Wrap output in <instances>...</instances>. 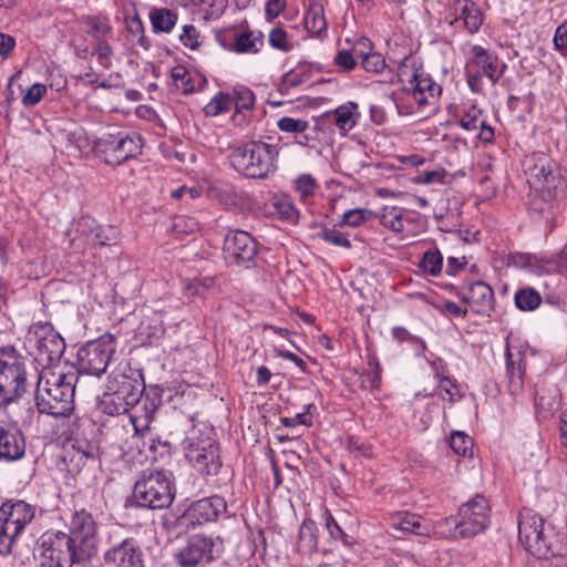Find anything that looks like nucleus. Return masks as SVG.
I'll list each match as a JSON object with an SVG mask.
<instances>
[{
  "instance_id": "obj_1",
  "label": "nucleus",
  "mask_w": 567,
  "mask_h": 567,
  "mask_svg": "<svg viewBox=\"0 0 567 567\" xmlns=\"http://www.w3.org/2000/svg\"><path fill=\"white\" fill-rule=\"evenodd\" d=\"M80 382L73 365L41 369L35 390V406L40 413L68 417L74 410V395Z\"/></svg>"
},
{
  "instance_id": "obj_2",
  "label": "nucleus",
  "mask_w": 567,
  "mask_h": 567,
  "mask_svg": "<svg viewBox=\"0 0 567 567\" xmlns=\"http://www.w3.org/2000/svg\"><path fill=\"white\" fill-rule=\"evenodd\" d=\"M277 145L262 141H249L229 153L231 167L248 178L265 179L277 169Z\"/></svg>"
},
{
  "instance_id": "obj_3",
  "label": "nucleus",
  "mask_w": 567,
  "mask_h": 567,
  "mask_svg": "<svg viewBox=\"0 0 567 567\" xmlns=\"http://www.w3.org/2000/svg\"><path fill=\"white\" fill-rule=\"evenodd\" d=\"M175 478L172 472L161 470L144 473L134 484L132 503L135 507L163 509L175 498Z\"/></svg>"
},
{
  "instance_id": "obj_4",
  "label": "nucleus",
  "mask_w": 567,
  "mask_h": 567,
  "mask_svg": "<svg viewBox=\"0 0 567 567\" xmlns=\"http://www.w3.org/2000/svg\"><path fill=\"white\" fill-rule=\"evenodd\" d=\"M69 533L49 530L76 555L78 560H89L97 551V525L86 509L74 511L68 524Z\"/></svg>"
},
{
  "instance_id": "obj_5",
  "label": "nucleus",
  "mask_w": 567,
  "mask_h": 567,
  "mask_svg": "<svg viewBox=\"0 0 567 567\" xmlns=\"http://www.w3.org/2000/svg\"><path fill=\"white\" fill-rule=\"evenodd\" d=\"M25 392V358L13 347L0 348V408L7 409Z\"/></svg>"
},
{
  "instance_id": "obj_6",
  "label": "nucleus",
  "mask_w": 567,
  "mask_h": 567,
  "mask_svg": "<svg viewBox=\"0 0 567 567\" xmlns=\"http://www.w3.org/2000/svg\"><path fill=\"white\" fill-rule=\"evenodd\" d=\"M24 348L41 369L64 364L60 362L65 351L64 339L49 322H38L30 327Z\"/></svg>"
},
{
  "instance_id": "obj_7",
  "label": "nucleus",
  "mask_w": 567,
  "mask_h": 567,
  "mask_svg": "<svg viewBox=\"0 0 567 567\" xmlns=\"http://www.w3.org/2000/svg\"><path fill=\"white\" fill-rule=\"evenodd\" d=\"M489 506L483 495H476L463 504L456 516L446 517L443 525L452 538H468L484 532L489 524Z\"/></svg>"
},
{
  "instance_id": "obj_8",
  "label": "nucleus",
  "mask_w": 567,
  "mask_h": 567,
  "mask_svg": "<svg viewBox=\"0 0 567 567\" xmlns=\"http://www.w3.org/2000/svg\"><path fill=\"white\" fill-rule=\"evenodd\" d=\"M103 563L106 567H144V554L138 540L120 525H112L105 536Z\"/></svg>"
},
{
  "instance_id": "obj_9",
  "label": "nucleus",
  "mask_w": 567,
  "mask_h": 567,
  "mask_svg": "<svg viewBox=\"0 0 567 567\" xmlns=\"http://www.w3.org/2000/svg\"><path fill=\"white\" fill-rule=\"evenodd\" d=\"M185 457L188 463L200 475L206 477L207 482L218 475L223 463L219 454V444L210 435L192 434L184 441Z\"/></svg>"
},
{
  "instance_id": "obj_10",
  "label": "nucleus",
  "mask_w": 567,
  "mask_h": 567,
  "mask_svg": "<svg viewBox=\"0 0 567 567\" xmlns=\"http://www.w3.org/2000/svg\"><path fill=\"white\" fill-rule=\"evenodd\" d=\"M114 353L115 346L112 337L89 341L79 349L74 370L79 378L82 374L101 378Z\"/></svg>"
},
{
  "instance_id": "obj_11",
  "label": "nucleus",
  "mask_w": 567,
  "mask_h": 567,
  "mask_svg": "<svg viewBox=\"0 0 567 567\" xmlns=\"http://www.w3.org/2000/svg\"><path fill=\"white\" fill-rule=\"evenodd\" d=\"M143 138L137 133L118 132L100 138L96 143L99 156L105 164L117 166L142 153Z\"/></svg>"
},
{
  "instance_id": "obj_12",
  "label": "nucleus",
  "mask_w": 567,
  "mask_h": 567,
  "mask_svg": "<svg viewBox=\"0 0 567 567\" xmlns=\"http://www.w3.org/2000/svg\"><path fill=\"white\" fill-rule=\"evenodd\" d=\"M518 537L529 551L535 553L539 557L548 558L549 556L560 554L556 545L548 540L543 518L530 511L520 515Z\"/></svg>"
},
{
  "instance_id": "obj_13",
  "label": "nucleus",
  "mask_w": 567,
  "mask_h": 567,
  "mask_svg": "<svg viewBox=\"0 0 567 567\" xmlns=\"http://www.w3.org/2000/svg\"><path fill=\"white\" fill-rule=\"evenodd\" d=\"M223 252L228 265L249 269L256 266L258 243L247 231L230 230L225 237Z\"/></svg>"
},
{
  "instance_id": "obj_14",
  "label": "nucleus",
  "mask_w": 567,
  "mask_h": 567,
  "mask_svg": "<svg viewBox=\"0 0 567 567\" xmlns=\"http://www.w3.org/2000/svg\"><path fill=\"white\" fill-rule=\"evenodd\" d=\"M34 550L38 567H72L74 564L84 563L78 560L76 555L66 547V543H61L50 532L40 536Z\"/></svg>"
},
{
  "instance_id": "obj_15",
  "label": "nucleus",
  "mask_w": 567,
  "mask_h": 567,
  "mask_svg": "<svg viewBox=\"0 0 567 567\" xmlns=\"http://www.w3.org/2000/svg\"><path fill=\"white\" fill-rule=\"evenodd\" d=\"M145 385L140 371L128 365L116 368L107 378L106 390L118 394L128 403L137 404L142 398Z\"/></svg>"
},
{
  "instance_id": "obj_16",
  "label": "nucleus",
  "mask_w": 567,
  "mask_h": 567,
  "mask_svg": "<svg viewBox=\"0 0 567 567\" xmlns=\"http://www.w3.org/2000/svg\"><path fill=\"white\" fill-rule=\"evenodd\" d=\"M177 563L183 567H200L216 557V542L214 538L196 534L190 536L176 554Z\"/></svg>"
},
{
  "instance_id": "obj_17",
  "label": "nucleus",
  "mask_w": 567,
  "mask_h": 567,
  "mask_svg": "<svg viewBox=\"0 0 567 567\" xmlns=\"http://www.w3.org/2000/svg\"><path fill=\"white\" fill-rule=\"evenodd\" d=\"M27 450L25 436L16 422L0 413V461L21 460Z\"/></svg>"
},
{
  "instance_id": "obj_18",
  "label": "nucleus",
  "mask_w": 567,
  "mask_h": 567,
  "mask_svg": "<svg viewBox=\"0 0 567 567\" xmlns=\"http://www.w3.org/2000/svg\"><path fill=\"white\" fill-rule=\"evenodd\" d=\"M227 509L226 501L220 496L204 497L193 502L182 516L186 526H197L216 522Z\"/></svg>"
},
{
  "instance_id": "obj_19",
  "label": "nucleus",
  "mask_w": 567,
  "mask_h": 567,
  "mask_svg": "<svg viewBox=\"0 0 567 567\" xmlns=\"http://www.w3.org/2000/svg\"><path fill=\"white\" fill-rule=\"evenodd\" d=\"M456 295L478 315H488L494 308V291L483 281L464 285L457 289Z\"/></svg>"
},
{
  "instance_id": "obj_20",
  "label": "nucleus",
  "mask_w": 567,
  "mask_h": 567,
  "mask_svg": "<svg viewBox=\"0 0 567 567\" xmlns=\"http://www.w3.org/2000/svg\"><path fill=\"white\" fill-rule=\"evenodd\" d=\"M37 508L22 499H9L0 506V517L21 535L35 517Z\"/></svg>"
},
{
  "instance_id": "obj_21",
  "label": "nucleus",
  "mask_w": 567,
  "mask_h": 567,
  "mask_svg": "<svg viewBox=\"0 0 567 567\" xmlns=\"http://www.w3.org/2000/svg\"><path fill=\"white\" fill-rule=\"evenodd\" d=\"M406 91L411 92L419 106L434 104L442 87L426 73L414 72Z\"/></svg>"
},
{
  "instance_id": "obj_22",
  "label": "nucleus",
  "mask_w": 567,
  "mask_h": 567,
  "mask_svg": "<svg viewBox=\"0 0 567 567\" xmlns=\"http://www.w3.org/2000/svg\"><path fill=\"white\" fill-rule=\"evenodd\" d=\"M390 527L394 530L423 537H430L434 533V526L430 520L409 512L393 515L390 520Z\"/></svg>"
},
{
  "instance_id": "obj_23",
  "label": "nucleus",
  "mask_w": 567,
  "mask_h": 567,
  "mask_svg": "<svg viewBox=\"0 0 567 567\" xmlns=\"http://www.w3.org/2000/svg\"><path fill=\"white\" fill-rule=\"evenodd\" d=\"M455 21H462L465 29L476 33L483 23V13L480 7L472 0H454L450 7Z\"/></svg>"
},
{
  "instance_id": "obj_24",
  "label": "nucleus",
  "mask_w": 567,
  "mask_h": 567,
  "mask_svg": "<svg viewBox=\"0 0 567 567\" xmlns=\"http://www.w3.org/2000/svg\"><path fill=\"white\" fill-rule=\"evenodd\" d=\"M474 63L480 68L482 74L487 76L492 84H496L506 69L497 55L489 53L481 45H474L472 49Z\"/></svg>"
},
{
  "instance_id": "obj_25",
  "label": "nucleus",
  "mask_w": 567,
  "mask_h": 567,
  "mask_svg": "<svg viewBox=\"0 0 567 567\" xmlns=\"http://www.w3.org/2000/svg\"><path fill=\"white\" fill-rule=\"evenodd\" d=\"M231 40L233 43L229 44V50L237 53H257L264 45L261 33H256L250 30L239 31L234 29Z\"/></svg>"
},
{
  "instance_id": "obj_26",
  "label": "nucleus",
  "mask_w": 567,
  "mask_h": 567,
  "mask_svg": "<svg viewBox=\"0 0 567 567\" xmlns=\"http://www.w3.org/2000/svg\"><path fill=\"white\" fill-rule=\"evenodd\" d=\"M529 182L534 183L535 187L539 188H555L556 175L553 169L551 162L546 157H539L538 161L528 168Z\"/></svg>"
},
{
  "instance_id": "obj_27",
  "label": "nucleus",
  "mask_w": 567,
  "mask_h": 567,
  "mask_svg": "<svg viewBox=\"0 0 567 567\" xmlns=\"http://www.w3.org/2000/svg\"><path fill=\"white\" fill-rule=\"evenodd\" d=\"M183 7L197 8L198 17L204 21H215L225 12L228 0H177Z\"/></svg>"
},
{
  "instance_id": "obj_28",
  "label": "nucleus",
  "mask_w": 567,
  "mask_h": 567,
  "mask_svg": "<svg viewBox=\"0 0 567 567\" xmlns=\"http://www.w3.org/2000/svg\"><path fill=\"white\" fill-rule=\"evenodd\" d=\"M525 373V362L520 353L517 360L513 359V354L507 350L506 352V375L508 379V389L511 393L515 394L523 390Z\"/></svg>"
},
{
  "instance_id": "obj_29",
  "label": "nucleus",
  "mask_w": 567,
  "mask_h": 567,
  "mask_svg": "<svg viewBox=\"0 0 567 567\" xmlns=\"http://www.w3.org/2000/svg\"><path fill=\"white\" fill-rule=\"evenodd\" d=\"M318 528L312 519H305L299 528L298 550L310 555L318 548Z\"/></svg>"
},
{
  "instance_id": "obj_30",
  "label": "nucleus",
  "mask_w": 567,
  "mask_h": 567,
  "mask_svg": "<svg viewBox=\"0 0 567 567\" xmlns=\"http://www.w3.org/2000/svg\"><path fill=\"white\" fill-rule=\"evenodd\" d=\"M148 17L155 33H169L177 23V14L167 8H152Z\"/></svg>"
},
{
  "instance_id": "obj_31",
  "label": "nucleus",
  "mask_w": 567,
  "mask_h": 567,
  "mask_svg": "<svg viewBox=\"0 0 567 567\" xmlns=\"http://www.w3.org/2000/svg\"><path fill=\"white\" fill-rule=\"evenodd\" d=\"M84 32L94 41L105 40L112 33L109 19L102 16H87L82 19Z\"/></svg>"
},
{
  "instance_id": "obj_32",
  "label": "nucleus",
  "mask_w": 567,
  "mask_h": 567,
  "mask_svg": "<svg viewBox=\"0 0 567 567\" xmlns=\"http://www.w3.org/2000/svg\"><path fill=\"white\" fill-rule=\"evenodd\" d=\"M303 23L306 30L313 35H319L326 31L327 21L322 4L318 2L311 3L305 13Z\"/></svg>"
},
{
  "instance_id": "obj_33",
  "label": "nucleus",
  "mask_w": 567,
  "mask_h": 567,
  "mask_svg": "<svg viewBox=\"0 0 567 567\" xmlns=\"http://www.w3.org/2000/svg\"><path fill=\"white\" fill-rule=\"evenodd\" d=\"M337 121V127L340 131H350L357 123L358 103L347 102L333 110Z\"/></svg>"
},
{
  "instance_id": "obj_34",
  "label": "nucleus",
  "mask_w": 567,
  "mask_h": 567,
  "mask_svg": "<svg viewBox=\"0 0 567 567\" xmlns=\"http://www.w3.org/2000/svg\"><path fill=\"white\" fill-rule=\"evenodd\" d=\"M101 406L105 414L114 416L127 413L135 404L128 403V401L122 399L118 394L106 390Z\"/></svg>"
},
{
  "instance_id": "obj_35",
  "label": "nucleus",
  "mask_w": 567,
  "mask_h": 567,
  "mask_svg": "<svg viewBox=\"0 0 567 567\" xmlns=\"http://www.w3.org/2000/svg\"><path fill=\"white\" fill-rule=\"evenodd\" d=\"M419 267L430 276H439L443 268V256L440 250L437 248L426 250L422 256Z\"/></svg>"
},
{
  "instance_id": "obj_36",
  "label": "nucleus",
  "mask_w": 567,
  "mask_h": 567,
  "mask_svg": "<svg viewBox=\"0 0 567 567\" xmlns=\"http://www.w3.org/2000/svg\"><path fill=\"white\" fill-rule=\"evenodd\" d=\"M515 305L519 310L533 311L539 307L542 297L534 288H522L515 293Z\"/></svg>"
},
{
  "instance_id": "obj_37",
  "label": "nucleus",
  "mask_w": 567,
  "mask_h": 567,
  "mask_svg": "<svg viewBox=\"0 0 567 567\" xmlns=\"http://www.w3.org/2000/svg\"><path fill=\"white\" fill-rule=\"evenodd\" d=\"M233 107L230 93L218 92L204 107L207 116H218L229 112Z\"/></svg>"
},
{
  "instance_id": "obj_38",
  "label": "nucleus",
  "mask_w": 567,
  "mask_h": 567,
  "mask_svg": "<svg viewBox=\"0 0 567 567\" xmlns=\"http://www.w3.org/2000/svg\"><path fill=\"white\" fill-rule=\"evenodd\" d=\"M230 95L233 97V105L235 104V110H252L255 105V94L248 86L236 85Z\"/></svg>"
},
{
  "instance_id": "obj_39",
  "label": "nucleus",
  "mask_w": 567,
  "mask_h": 567,
  "mask_svg": "<svg viewBox=\"0 0 567 567\" xmlns=\"http://www.w3.org/2000/svg\"><path fill=\"white\" fill-rule=\"evenodd\" d=\"M380 223L394 233L404 230L402 214L398 207H385L380 217Z\"/></svg>"
},
{
  "instance_id": "obj_40",
  "label": "nucleus",
  "mask_w": 567,
  "mask_h": 567,
  "mask_svg": "<svg viewBox=\"0 0 567 567\" xmlns=\"http://www.w3.org/2000/svg\"><path fill=\"white\" fill-rule=\"evenodd\" d=\"M20 535L0 517V555H9L12 551L13 544Z\"/></svg>"
},
{
  "instance_id": "obj_41",
  "label": "nucleus",
  "mask_w": 567,
  "mask_h": 567,
  "mask_svg": "<svg viewBox=\"0 0 567 567\" xmlns=\"http://www.w3.org/2000/svg\"><path fill=\"white\" fill-rule=\"evenodd\" d=\"M295 188L299 193L302 202L307 203L316 194L318 184L311 175L302 174L295 181Z\"/></svg>"
},
{
  "instance_id": "obj_42",
  "label": "nucleus",
  "mask_w": 567,
  "mask_h": 567,
  "mask_svg": "<svg viewBox=\"0 0 567 567\" xmlns=\"http://www.w3.org/2000/svg\"><path fill=\"white\" fill-rule=\"evenodd\" d=\"M174 85L184 94L194 92L195 86L192 82L189 72L183 65H176L171 73Z\"/></svg>"
},
{
  "instance_id": "obj_43",
  "label": "nucleus",
  "mask_w": 567,
  "mask_h": 567,
  "mask_svg": "<svg viewBox=\"0 0 567 567\" xmlns=\"http://www.w3.org/2000/svg\"><path fill=\"white\" fill-rule=\"evenodd\" d=\"M95 231H99V224L90 216H83L75 223V233L85 244H90Z\"/></svg>"
},
{
  "instance_id": "obj_44",
  "label": "nucleus",
  "mask_w": 567,
  "mask_h": 567,
  "mask_svg": "<svg viewBox=\"0 0 567 567\" xmlns=\"http://www.w3.org/2000/svg\"><path fill=\"white\" fill-rule=\"evenodd\" d=\"M92 55H96L99 64L109 70L112 66L113 48L105 40L94 42Z\"/></svg>"
},
{
  "instance_id": "obj_45",
  "label": "nucleus",
  "mask_w": 567,
  "mask_h": 567,
  "mask_svg": "<svg viewBox=\"0 0 567 567\" xmlns=\"http://www.w3.org/2000/svg\"><path fill=\"white\" fill-rule=\"evenodd\" d=\"M318 237L337 247L350 249L352 244L346 234L339 231L336 228H324L318 233Z\"/></svg>"
},
{
  "instance_id": "obj_46",
  "label": "nucleus",
  "mask_w": 567,
  "mask_h": 567,
  "mask_svg": "<svg viewBox=\"0 0 567 567\" xmlns=\"http://www.w3.org/2000/svg\"><path fill=\"white\" fill-rule=\"evenodd\" d=\"M372 216L373 213L365 208L350 209L343 214L341 225L359 227L364 221L369 220Z\"/></svg>"
},
{
  "instance_id": "obj_47",
  "label": "nucleus",
  "mask_w": 567,
  "mask_h": 567,
  "mask_svg": "<svg viewBox=\"0 0 567 567\" xmlns=\"http://www.w3.org/2000/svg\"><path fill=\"white\" fill-rule=\"evenodd\" d=\"M482 110L475 105H472L467 112L460 118V126L468 132H475L480 127V123L484 121L482 118Z\"/></svg>"
},
{
  "instance_id": "obj_48",
  "label": "nucleus",
  "mask_w": 567,
  "mask_h": 567,
  "mask_svg": "<svg viewBox=\"0 0 567 567\" xmlns=\"http://www.w3.org/2000/svg\"><path fill=\"white\" fill-rule=\"evenodd\" d=\"M450 446L456 454L465 456L472 452L473 441L463 432H454L450 437Z\"/></svg>"
},
{
  "instance_id": "obj_49",
  "label": "nucleus",
  "mask_w": 567,
  "mask_h": 567,
  "mask_svg": "<svg viewBox=\"0 0 567 567\" xmlns=\"http://www.w3.org/2000/svg\"><path fill=\"white\" fill-rule=\"evenodd\" d=\"M435 369V377L440 380L439 390L445 392L449 395L451 402H456L461 399V394L456 388V384L447 377H444L437 369L436 363H433Z\"/></svg>"
},
{
  "instance_id": "obj_50",
  "label": "nucleus",
  "mask_w": 567,
  "mask_h": 567,
  "mask_svg": "<svg viewBox=\"0 0 567 567\" xmlns=\"http://www.w3.org/2000/svg\"><path fill=\"white\" fill-rule=\"evenodd\" d=\"M48 89L42 83L32 84L27 92L22 95V104L25 107H32L37 105L42 97L47 94Z\"/></svg>"
},
{
  "instance_id": "obj_51",
  "label": "nucleus",
  "mask_w": 567,
  "mask_h": 567,
  "mask_svg": "<svg viewBox=\"0 0 567 567\" xmlns=\"http://www.w3.org/2000/svg\"><path fill=\"white\" fill-rule=\"evenodd\" d=\"M362 68L368 72L379 73L386 66L384 58L378 52H368L360 61Z\"/></svg>"
},
{
  "instance_id": "obj_52",
  "label": "nucleus",
  "mask_w": 567,
  "mask_h": 567,
  "mask_svg": "<svg viewBox=\"0 0 567 567\" xmlns=\"http://www.w3.org/2000/svg\"><path fill=\"white\" fill-rule=\"evenodd\" d=\"M324 524L331 538L340 540L344 545H348L350 543L349 536L344 533V530L340 527V525L336 522V519L329 512L324 513Z\"/></svg>"
},
{
  "instance_id": "obj_53",
  "label": "nucleus",
  "mask_w": 567,
  "mask_h": 567,
  "mask_svg": "<svg viewBox=\"0 0 567 567\" xmlns=\"http://www.w3.org/2000/svg\"><path fill=\"white\" fill-rule=\"evenodd\" d=\"M199 38L200 34L193 24H185L179 34L181 42L192 50H196L200 45Z\"/></svg>"
},
{
  "instance_id": "obj_54",
  "label": "nucleus",
  "mask_w": 567,
  "mask_h": 567,
  "mask_svg": "<svg viewBox=\"0 0 567 567\" xmlns=\"http://www.w3.org/2000/svg\"><path fill=\"white\" fill-rule=\"evenodd\" d=\"M278 127L287 133H301L308 127V122L300 118L284 116L278 121Z\"/></svg>"
},
{
  "instance_id": "obj_55",
  "label": "nucleus",
  "mask_w": 567,
  "mask_h": 567,
  "mask_svg": "<svg viewBox=\"0 0 567 567\" xmlns=\"http://www.w3.org/2000/svg\"><path fill=\"white\" fill-rule=\"evenodd\" d=\"M312 408H313V404H307L305 412L298 413L293 417H281L280 422L284 426H287V427H293L297 424L311 426L313 421H312V417L309 416V412H310V409H312Z\"/></svg>"
},
{
  "instance_id": "obj_56",
  "label": "nucleus",
  "mask_w": 567,
  "mask_h": 567,
  "mask_svg": "<svg viewBox=\"0 0 567 567\" xmlns=\"http://www.w3.org/2000/svg\"><path fill=\"white\" fill-rule=\"evenodd\" d=\"M269 43L275 49L289 51L291 45L287 40V32L281 28H275L269 33Z\"/></svg>"
},
{
  "instance_id": "obj_57",
  "label": "nucleus",
  "mask_w": 567,
  "mask_h": 567,
  "mask_svg": "<svg viewBox=\"0 0 567 567\" xmlns=\"http://www.w3.org/2000/svg\"><path fill=\"white\" fill-rule=\"evenodd\" d=\"M334 63L343 71L349 72L357 65V60L352 51L341 50L334 56Z\"/></svg>"
},
{
  "instance_id": "obj_58",
  "label": "nucleus",
  "mask_w": 567,
  "mask_h": 567,
  "mask_svg": "<svg viewBox=\"0 0 567 567\" xmlns=\"http://www.w3.org/2000/svg\"><path fill=\"white\" fill-rule=\"evenodd\" d=\"M114 229L112 227L103 228L99 225V231H95L92 240L89 245L91 246H105L110 245L115 239L113 236Z\"/></svg>"
},
{
  "instance_id": "obj_59",
  "label": "nucleus",
  "mask_w": 567,
  "mask_h": 567,
  "mask_svg": "<svg viewBox=\"0 0 567 567\" xmlns=\"http://www.w3.org/2000/svg\"><path fill=\"white\" fill-rule=\"evenodd\" d=\"M286 8V0H268L265 12L268 20H274L280 16Z\"/></svg>"
},
{
  "instance_id": "obj_60",
  "label": "nucleus",
  "mask_w": 567,
  "mask_h": 567,
  "mask_svg": "<svg viewBox=\"0 0 567 567\" xmlns=\"http://www.w3.org/2000/svg\"><path fill=\"white\" fill-rule=\"evenodd\" d=\"M555 48L559 51H567V21L557 27L554 35Z\"/></svg>"
},
{
  "instance_id": "obj_61",
  "label": "nucleus",
  "mask_w": 567,
  "mask_h": 567,
  "mask_svg": "<svg viewBox=\"0 0 567 567\" xmlns=\"http://www.w3.org/2000/svg\"><path fill=\"white\" fill-rule=\"evenodd\" d=\"M368 52H372V42L368 38H361L352 48L355 60H362Z\"/></svg>"
},
{
  "instance_id": "obj_62",
  "label": "nucleus",
  "mask_w": 567,
  "mask_h": 567,
  "mask_svg": "<svg viewBox=\"0 0 567 567\" xmlns=\"http://www.w3.org/2000/svg\"><path fill=\"white\" fill-rule=\"evenodd\" d=\"M275 352H276V357L289 360V361L293 362L302 372H307L308 367H307L306 361L303 359H301L300 357H298L297 354H295L288 350H282V349H275Z\"/></svg>"
},
{
  "instance_id": "obj_63",
  "label": "nucleus",
  "mask_w": 567,
  "mask_h": 567,
  "mask_svg": "<svg viewBox=\"0 0 567 567\" xmlns=\"http://www.w3.org/2000/svg\"><path fill=\"white\" fill-rule=\"evenodd\" d=\"M477 138H480L485 144H492L495 138L494 128L489 126L485 120L480 123V127L477 130Z\"/></svg>"
},
{
  "instance_id": "obj_64",
  "label": "nucleus",
  "mask_w": 567,
  "mask_h": 567,
  "mask_svg": "<svg viewBox=\"0 0 567 567\" xmlns=\"http://www.w3.org/2000/svg\"><path fill=\"white\" fill-rule=\"evenodd\" d=\"M16 47V39L0 32V56L7 58Z\"/></svg>"
}]
</instances>
